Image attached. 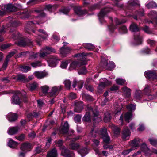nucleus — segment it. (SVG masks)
I'll use <instances>...</instances> for the list:
<instances>
[{"label":"nucleus","mask_w":157,"mask_h":157,"mask_svg":"<svg viewBox=\"0 0 157 157\" xmlns=\"http://www.w3.org/2000/svg\"><path fill=\"white\" fill-rule=\"evenodd\" d=\"M93 142V146L94 148L98 146L100 143V141L98 140L94 139L92 140Z\"/></svg>","instance_id":"62"},{"label":"nucleus","mask_w":157,"mask_h":157,"mask_svg":"<svg viewBox=\"0 0 157 157\" xmlns=\"http://www.w3.org/2000/svg\"><path fill=\"white\" fill-rule=\"evenodd\" d=\"M18 45L20 46H25L26 45L30 46L32 44V42L29 39H24L19 41Z\"/></svg>","instance_id":"27"},{"label":"nucleus","mask_w":157,"mask_h":157,"mask_svg":"<svg viewBox=\"0 0 157 157\" xmlns=\"http://www.w3.org/2000/svg\"><path fill=\"white\" fill-rule=\"evenodd\" d=\"M109 19L111 20V22H113V23H112L111 25L108 26V28L109 30V31L111 32H113L114 29H115V26L114 25V23H115L117 25H118L121 23H125L126 21H120L117 18H115L114 19V22H113L112 17H110L109 18Z\"/></svg>","instance_id":"12"},{"label":"nucleus","mask_w":157,"mask_h":157,"mask_svg":"<svg viewBox=\"0 0 157 157\" xmlns=\"http://www.w3.org/2000/svg\"><path fill=\"white\" fill-rule=\"evenodd\" d=\"M111 82L109 81L105 78H101L100 79V83L99 84V87L104 88L111 84Z\"/></svg>","instance_id":"18"},{"label":"nucleus","mask_w":157,"mask_h":157,"mask_svg":"<svg viewBox=\"0 0 157 157\" xmlns=\"http://www.w3.org/2000/svg\"><path fill=\"white\" fill-rule=\"evenodd\" d=\"M87 109L90 112H92L93 116L94 117L98 116L99 115V113L96 109H93L91 106H88Z\"/></svg>","instance_id":"36"},{"label":"nucleus","mask_w":157,"mask_h":157,"mask_svg":"<svg viewBox=\"0 0 157 157\" xmlns=\"http://www.w3.org/2000/svg\"><path fill=\"white\" fill-rule=\"evenodd\" d=\"M32 66L34 67H36L41 66V63L40 62L36 61L31 63Z\"/></svg>","instance_id":"60"},{"label":"nucleus","mask_w":157,"mask_h":157,"mask_svg":"<svg viewBox=\"0 0 157 157\" xmlns=\"http://www.w3.org/2000/svg\"><path fill=\"white\" fill-rule=\"evenodd\" d=\"M146 6L147 8L150 9L157 7V5L154 2L152 1L146 4Z\"/></svg>","instance_id":"44"},{"label":"nucleus","mask_w":157,"mask_h":157,"mask_svg":"<svg viewBox=\"0 0 157 157\" xmlns=\"http://www.w3.org/2000/svg\"><path fill=\"white\" fill-rule=\"evenodd\" d=\"M100 66V67H105L109 70H113L115 66L114 63L112 61H110L108 64L107 63V61L103 57H101V62Z\"/></svg>","instance_id":"7"},{"label":"nucleus","mask_w":157,"mask_h":157,"mask_svg":"<svg viewBox=\"0 0 157 157\" xmlns=\"http://www.w3.org/2000/svg\"><path fill=\"white\" fill-rule=\"evenodd\" d=\"M31 12L33 13H40V15L36 17V18L37 19L36 20H34L33 21H29L28 22V24L29 25L32 24H38L40 25L41 24L43 23L44 21H43L44 19V17L45 16V14L43 12L41 13V11L39 10L36 9H33L32 10Z\"/></svg>","instance_id":"4"},{"label":"nucleus","mask_w":157,"mask_h":157,"mask_svg":"<svg viewBox=\"0 0 157 157\" xmlns=\"http://www.w3.org/2000/svg\"><path fill=\"white\" fill-rule=\"evenodd\" d=\"M130 135V132L128 129L124 128L122 132V137L124 140H128L129 139Z\"/></svg>","instance_id":"23"},{"label":"nucleus","mask_w":157,"mask_h":157,"mask_svg":"<svg viewBox=\"0 0 157 157\" xmlns=\"http://www.w3.org/2000/svg\"><path fill=\"white\" fill-rule=\"evenodd\" d=\"M116 83L120 85H123L125 84V80L121 78H117L116 79Z\"/></svg>","instance_id":"52"},{"label":"nucleus","mask_w":157,"mask_h":157,"mask_svg":"<svg viewBox=\"0 0 157 157\" xmlns=\"http://www.w3.org/2000/svg\"><path fill=\"white\" fill-rule=\"evenodd\" d=\"M130 30L132 32H135L134 34V43L135 45H139L142 42V36L140 35L138 32L140 30L137 25L134 23H132L130 27Z\"/></svg>","instance_id":"2"},{"label":"nucleus","mask_w":157,"mask_h":157,"mask_svg":"<svg viewBox=\"0 0 157 157\" xmlns=\"http://www.w3.org/2000/svg\"><path fill=\"white\" fill-rule=\"evenodd\" d=\"M59 58L56 56H51L48 60V62L49 65L52 67H56L59 63Z\"/></svg>","instance_id":"11"},{"label":"nucleus","mask_w":157,"mask_h":157,"mask_svg":"<svg viewBox=\"0 0 157 157\" xmlns=\"http://www.w3.org/2000/svg\"><path fill=\"white\" fill-rule=\"evenodd\" d=\"M122 92L124 95L127 98H129L131 95V90L126 86H125L122 89Z\"/></svg>","instance_id":"26"},{"label":"nucleus","mask_w":157,"mask_h":157,"mask_svg":"<svg viewBox=\"0 0 157 157\" xmlns=\"http://www.w3.org/2000/svg\"><path fill=\"white\" fill-rule=\"evenodd\" d=\"M112 10L111 8L108 7L102 9L98 15L100 23L101 24L105 23V21L104 19V17L108 13Z\"/></svg>","instance_id":"8"},{"label":"nucleus","mask_w":157,"mask_h":157,"mask_svg":"<svg viewBox=\"0 0 157 157\" xmlns=\"http://www.w3.org/2000/svg\"><path fill=\"white\" fill-rule=\"evenodd\" d=\"M22 19H25L29 18L30 15V13L26 10L19 12L17 14Z\"/></svg>","instance_id":"20"},{"label":"nucleus","mask_w":157,"mask_h":157,"mask_svg":"<svg viewBox=\"0 0 157 157\" xmlns=\"http://www.w3.org/2000/svg\"><path fill=\"white\" fill-rule=\"evenodd\" d=\"M78 153L80 154L82 157L83 155H85L88 154V150L86 147H84L82 148L81 149L78 151Z\"/></svg>","instance_id":"46"},{"label":"nucleus","mask_w":157,"mask_h":157,"mask_svg":"<svg viewBox=\"0 0 157 157\" xmlns=\"http://www.w3.org/2000/svg\"><path fill=\"white\" fill-rule=\"evenodd\" d=\"M144 11L143 9L141 10L139 12H138L136 15L134 17V19L136 20H137V18L138 17L139 18L140 17H141L143 16L144 15Z\"/></svg>","instance_id":"50"},{"label":"nucleus","mask_w":157,"mask_h":157,"mask_svg":"<svg viewBox=\"0 0 157 157\" xmlns=\"http://www.w3.org/2000/svg\"><path fill=\"white\" fill-rule=\"evenodd\" d=\"M71 50V49L69 47H62L60 49V53L63 57H65Z\"/></svg>","instance_id":"25"},{"label":"nucleus","mask_w":157,"mask_h":157,"mask_svg":"<svg viewBox=\"0 0 157 157\" xmlns=\"http://www.w3.org/2000/svg\"><path fill=\"white\" fill-rule=\"evenodd\" d=\"M31 147V145L30 143H25L22 144L20 147V149L23 151L26 152L30 150Z\"/></svg>","instance_id":"22"},{"label":"nucleus","mask_w":157,"mask_h":157,"mask_svg":"<svg viewBox=\"0 0 157 157\" xmlns=\"http://www.w3.org/2000/svg\"><path fill=\"white\" fill-rule=\"evenodd\" d=\"M63 83L64 84L66 89L68 90L70 89L71 85V82L69 80H65Z\"/></svg>","instance_id":"49"},{"label":"nucleus","mask_w":157,"mask_h":157,"mask_svg":"<svg viewBox=\"0 0 157 157\" xmlns=\"http://www.w3.org/2000/svg\"><path fill=\"white\" fill-rule=\"evenodd\" d=\"M12 102L13 104H19L22 102L19 97L17 95H14L11 99Z\"/></svg>","instance_id":"32"},{"label":"nucleus","mask_w":157,"mask_h":157,"mask_svg":"<svg viewBox=\"0 0 157 157\" xmlns=\"http://www.w3.org/2000/svg\"><path fill=\"white\" fill-rule=\"evenodd\" d=\"M57 156L56 150L55 148H54L48 153L47 157H57Z\"/></svg>","instance_id":"33"},{"label":"nucleus","mask_w":157,"mask_h":157,"mask_svg":"<svg viewBox=\"0 0 157 157\" xmlns=\"http://www.w3.org/2000/svg\"><path fill=\"white\" fill-rule=\"evenodd\" d=\"M69 63V61L68 60H64L62 61L60 65V67L62 69H66L68 63Z\"/></svg>","instance_id":"47"},{"label":"nucleus","mask_w":157,"mask_h":157,"mask_svg":"<svg viewBox=\"0 0 157 157\" xmlns=\"http://www.w3.org/2000/svg\"><path fill=\"white\" fill-rule=\"evenodd\" d=\"M142 92L139 90H136L134 95V99L137 102L139 101L141 99Z\"/></svg>","instance_id":"28"},{"label":"nucleus","mask_w":157,"mask_h":157,"mask_svg":"<svg viewBox=\"0 0 157 157\" xmlns=\"http://www.w3.org/2000/svg\"><path fill=\"white\" fill-rule=\"evenodd\" d=\"M69 146L71 149L76 150L79 148V144L77 143L71 142Z\"/></svg>","instance_id":"38"},{"label":"nucleus","mask_w":157,"mask_h":157,"mask_svg":"<svg viewBox=\"0 0 157 157\" xmlns=\"http://www.w3.org/2000/svg\"><path fill=\"white\" fill-rule=\"evenodd\" d=\"M140 148L141 151H143L145 154L147 155H151V151L150 149L147 147L145 143H143L140 146Z\"/></svg>","instance_id":"16"},{"label":"nucleus","mask_w":157,"mask_h":157,"mask_svg":"<svg viewBox=\"0 0 157 157\" xmlns=\"http://www.w3.org/2000/svg\"><path fill=\"white\" fill-rule=\"evenodd\" d=\"M8 143V146L11 148H14L18 145V144L16 141H13L11 139H9Z\"/></svg>","instance_id":"31"},{"label":"nucleus","mask_w":157,"mask_h":157,"mask_svg":"<svg viewBox=\"0 0 157 157\" xmlns=\"http://www.w3.org/2000/svg\"><path fill=\"white\" fill-rule=\"evenodd\" d=\"M34 75L37 78L41 79L47 76L48 73L45 71H37L35 72Z\"/></svg>","instance_id":"17"},{"label":"nucleus","mask_w":157,"mask_h":157,"mask_svg":"<svg viewBox=\"0 0 157 157\" xmlns=\"http://www.w3.org/2000/svg\"><path fill=\"white\" fill-rule=\"evenodd\" d=\"M84 47L85 48H87L88 50L93 49L94 48V45L90 43L85 44L84 45Z\"/></svg>","instance_id":"57"},{"label":"nucleus","mask_w":157,"mask_h":157,"mask_svg":"<svg viewBox=\"0 0 157 157\" xmlns=\"http://www.w3.org/2000/svg\"><path fill=\"white\" fill-rule=\"evenodd\" d=\"M20 130L18 126L10 127L7 130V133L9 135H12L16 134Z\"/></svg>","instance_id":"14"},{"label":"nucleus","mask_w":157,"mask_h":157,"mask_svg":"<svg viewBox=\"0 0 157 157\" xmlns=\"http://www.w3.org/2000/svg\"><path fill=\"white\" fill-rule=\"evenodd\" d=\"M87 71L85 67H81L79 70L78 73L80 75H84L86 73Z\"/></svg>","instance_id":"54"},{"label":"nucleus","mask_w":157,"mask_h":157,"mask_svg":"<svg viewBox=\"0 0 157 157\" xmlns=\"http://www.w3.org/2000/svg\"><path fill=\"white\" fill-rule=\"evenodd\" d=\"M142 142V140L138 138H135L129 142L130 146L134 147H137L139 146L140 144Z\"/></svg>","instance_id":"19"},{"label":"nucleus","mask_w":157,"mask_h":157,"mask_svg":"<svg viewBox=\"0 0 157 157\" xmlns=\"http://www.w3.org/2000/svg\"><path fill=\"white\" fill-rule=\"evenodd\" d=\"M145 77L148 78L154 79L157 76V71H147L144 73Z\"/></svg>","instance_id":"13"},{"label":"nucleus","mask_w":157,"mask_h":157,"mask_svg":"<svg viewBox=\"0 0 157 157\" xmlns=\"http://www.w3.org/2000/svg\"><path fill=\"white\" fill-rule=\"evenodd\" d=\"M111 116L109 112H106L105 114L104 120L105 122H107L110 121Z\"/></svg>","instance_id":"39"},{"label":"nucleus","mask_w":157,"mask_h":157,"mask_svg":"<svg viewBox=\"0 0 157 157\" xmlns=\"http://www.w3.org/2000/svg\"><path fill=\"white\" fill-rule=\"evenodd\" d=\"M38 31L40 33V35H39V36L41 37L42 39H46L48 37V35L44 30L40 29H39Z\"/></svg>","instance_id":"34"},{"label":"nucleus","mask_w":157,"mask_h":157,"mask_svg":"<svg viewBox=\"0 0 157 157\" xmlns=\"http://www.w3.org/2000/svg\"><path fill=\"white\" fill-rule=\"evenodd\" d=\"M84 83V82L83 81L81 80L77 82L76 80H75L73 82L72 85L73 87V88H75L76 87V85H77L79 89H81Z\"/></svg>","instance_id":"29"},{"label":"nucleus","mask_w":157,"mask_h":157,"mask_svg":"<svg viewBox=\"0 0 157 157\" xmlns=\"http://www.w3.org/2000/svg\"><path fill=\"white\" fill-rule=\"evenodd\" d=\"M38 116V114L36 112L30 113L28 114L27 117L28 118V121H30L31 118L33 117L35 118L37 117Z\"/></svg>","instance_id":"45"},{"label":"nucleus","mask_w":157,"mask_h":157,"mask_svg":"<svg viewBox=\"0 0 157 157\" xmlns=\"http://www.w3.org/2000/svg\"><path fill=\"white\" fill-rule=\"evenodd\" d=\"M88 55V53L84 52L76 55L75 57H78L80 60L72 62L70 65L69 70H72L76 69L78 66L86 64V56Z\"/></svg>","instance_id":"1"},{"label":"nucleus","mask_w":157,"mask_h":157,"mask_svg":"<svg viewBox=\"0 0 157 157\" xmlns=\"http://www.w3.org/2000/svg\"><path fill=\"white\" fill-rule=\"evenodd\" d=\"M149 141L150 144L153 146L157 147V140L154 139H150Z\"/></svg>","instance_id":"56"},{"label":"nucleus","mask_w":157,"mask_h":157,"mask_svg":"<svg viewBox=\"0 0 157 157\" xmlns=\"http://www.w3.org/2000/svg\"><path fill=\"white\" fill-rule=\"evenodd\" d=\"M42 49L43 51L39 54V56L41 58L44 57L51 52H56L54 49L49 47H44Z\"/></svg>","instance_id":"10"},{"label":"nucleus","mask_w":157,"mask_h":157,"mask_svg":"<svg viewBox=\"0 0 157 157\" xmlns=\"http://www.w3.org/2000/svg\"><path fill=\"white\" fill-rule=\"evenodd\" d=\"M16 8L12 4L7 5V12H9L15 11Z\"/></svg>","instance_id":"48"},{"label":"nucleus","mask_w":157,"mask_h":157,"mask_svg":"<svg viewBox=\"0 0 157 157\" xmlns=\"http://www.w3.org/2000/svg\"><path fill=\"white\" fill-rule=\"evenodd\" d=\"M12 37L15 40L20 39L22 38V36L17 31L15 32L13 34Z\"/></svg>","instance_id":"40"},{"label":"nucleus","mask_w":157,"mask_h":157,"mask_svg":"<svg viewBox=\"0 0 157 157\" xmlns=\"http://www.w3.org/2000/svg\"><path fill=\"white\" fill-rule=\"evenodd\" d=\"M20 24V23L19 21L14 20L11 23V26L15 27L18 26Z\"/></svg>","instance_id":"64"},{"label":"nucleus","mask_w":157,"mask_h":157,"mask_svg":"<svg viewBox=\"0 0 157 157\" xmlns=\"http://www.w3.org/2000/svg\"><path fill=\"white\" fill-rule=\"evenodd\" d=\"M119 32L121 33H126L127 31V28L125 26H121L118 29Z\"/></svg>","instance_id":"51"},{"label":"nucleus","mask_w":157,"mask_h":157,"mask_svg":"<svg viewBox=\"0 0 157 157\" xmlns=\"http://www.w3.org/2000/svg\"><path fill=\"white\" fill-rule=\"evenodd\" d=\"M132 117V114L131 112H128L125 114L124 117L125 121L129 123L130 120Z\"/></svg>","instance_id":"42"},{"label":"nucleus","mask_w":157,"mask_h":157,"mask_svg":"<svg viewBox=\"0 0 157 157\" xmlns=\"http://www.w3.org/2000/svg\"><path fill=\"white\" fill-rule=\"evenodd\" d=\"M74 10L75 13L79 15L86 14L87 13V11L84 10H82L80 7H75L74 8Z\"/></svg>","instance_id":"30"},{"label":"nucleus","mask_w":157,"mask_h":157,"mask_svg":"<svg viewBox=\"0 0 157 157\" xmlns=\"http://www.w3.org/2000/svg\"><path fill=\"white\" fill-rule=\"evenodd\" d=\"M90 134L93 137L98 136L101 138L107 135V129L105 127H103L101 129H94L92 130Z\"/></svg>","instance_id":"6"},{"label":"nucleus","mask_w":157,"mask_h":157,"mask_svg":"<svg viewBox=\"0 0 157 157\" xmlns=\"http://www.w3.org/2000/svg\"><path fill=\"white\" fill-rule=\"evenodd\" d=\"M6 117L10 122H13L17 120V116L16 114L10 113L8 114Z\"/></svg>","instance_id":"24"},{"label":"nucleus","mask_w":157,"mask_h":157,"mask_svg":"<svg viewBox=\"0 0 157 157\" xmlns=\"http://www.w3.org/2000/svg\"><path fill=\"white\" fill-rule=\"evenodd\" d=\"M148 16L153 19V21L157 25V12L155 11H151L148 13Z\"/></svg>","instance_id":"21"},{"label":"nucleus","mask_w":157,"mask_h":157,"mask_svg":"<svg viewBox=\"0 0 157 157\" xmlns=\"http://www.w3.org/2000/svg\"><path fill=\"white\" fill-rule=\"evenodd\" d=\"M62 86H53L51 87L50 91L48 93V94L50 97H56L62 90Z\"/></svg>","instance_id":"9"},{"label":"nucleus","mask_w":157,"mask_h":157,"mask_svg":"<svg viewBox=\"0 0 157 157\" xmlns=\"http://www.w3.org/2000/svg\"><path fill=\"white\" fill-rule=\"evenodd\" d=\"M41 90L42 92V94H40V95L43 96V95H45L48 94V91L49 89V87L48 86L44 85L43 86H41L40 87Z\"/></svg>","instance_id":"35"},{"label":"nucleus","mask_w":157,"mask_h":157,"mask_svg":"<svg viewBox=\"0 0 157 157\" xmlns=\"http://www.w3.org/2000/svg\"><path fill=\"white\" fill-rule=\"evenodd\" d=\"M82 96L83 97H85L88 100L92 101L93 100L92 97L91 96L87 94L82 93Z\"/></svg>","instance_id":"63"},{"label":"nucleus","mask_w":157,"mask_h":157,"mask_svg":"<svg viewBox=\"0 0 157 157\" xmlns=\"http://www.w3.org/2000/svg\"><path fill=\"white\" fill-rule=\"evenodd\" d=\"M75 108L74 111L75 112L79 113L83 109V104L81 101H76L75 103Z\"/></svg>","instance_id":"15"},{"label":"nucleus","mask_w":157,"mask_h":157,"mask_svg":"<svg viewBox=\"0 0 157 157\" xmlns=\"http://www.w3.org/2000/svg\"><path fill=\"white\" fill-rule=\"evenodd\" d=\"M55 145L56 146L59 147L61 149V155L66 157H74L75 154L72 152L70 151L67 149L63 147L62 146L63 141L59 140L55 142Z\"/></svg>","instance_id":"3"},{"label":"nucleus","mask_w":157,"mask_h":157,"mask_svg":"<svg viewBox=\"0 0 157 157\" xmlns=\"http://www.w3.org/2000/svg\"><path fill=\"white\" fill-rule=\"evenodd\" d=\"M101 138L103 139V141L105 143L108 144L109 143L110 140V138L107 135H106V136L102 137Z\"/></svg>","instance_id":"59"},{"label":"nucleus","mask_w":157,"mask_h":157,"mask_svg":"<svg viewBox=\"0 0 157 157\" xmlns=\"http://www.w3.org/2000/svg\"><path fill=\"white\" fill-rule=\"evenodd\" d=\"M20 68L21 70L24 72H27L30 69V67L27 66H22Z\"/></svg>","instance_id":"55"},{"label":"nucleus","mask_w":157,"mask_h":157,"mask_svg":"<svg viewBox=\"0 0 157 157\" xmlns=\"http://www.w3.org/2000/svg\"><path fill=\"white\" fill-rule=\"evenodd\" d=\"M81 116L79 115H77L74 118V120L76 123H78L81 121Z\"/></svg>","instance_id":"61"},{"label":"nucleus","mask_w":157,"mask_h":157,"mask_svg":"<svg viewBox=\"0 0 157 157\" xmlns=\"http://www.w3.org/2000/svg\"><path fill=\"white\" fill-rule=\"evenodd\" d=\"M83 120L86 122H90L91 120L90 113L89 112H87L83 117Z\"/></svg>","instance_id":"43"},{"label":"nucleus","mask_w":157,"mask_h":157,"mask_svg":"<svg viewBox=\"0 0 157 157\" xmlns=\"http://www.w3.org/2000/svg\"><path fill=\"white\" fill-rule=\"evenodd\" d=\"M136 107L135 105L130 104L127 106V108L129 110H134L136 109Z\"/></svg>","instance_id":"58"},{"label":"nucleus","mask_w":157,"mask_h":157,"mask_svg":"<svg viewBox=\"0 0 157 157\" xmlns=\"http://www.w3.org/2000/svg\"><path fill=\"white\" fill-rule=\"evenodd\" d=\"M138 2L137 0H129L128 2V4L129 6H132L138 4Z\"/></svg>","instance_id":"53"},{"label":"nucleus","mask_w":157,"mask_h":157,"mask_svg":"<svg viewBox=\"0 0 157 157\" xmlns=\"http://www.w3.org/2000/svg\"><path fill=\"white\" fill-rule=\"evenodd\" d=\"M38 84L35 82H34L33 83H31L29 85V86H27L30 90L33 91L38 86Z\"/></svg>","instance_id":"41"},{"label":"nucleus","mask_w":157,"mask_h":157,"mask_svg":"<svg viewBox=\"0 0 157 157\" xmlns=\"http://www.w3.org/2000/svg\"><path fill=\"white\" fill-rule=\"evenodd\" d=\"M112 129L114 132V135L117 136L118 135L120 132V129L117 126L113 125L112 127Z\"/></svg>","instance_id":"37"},{"label":"nucleus","mask_w":157,"mask_h":157,"mask_svg":"<svg viewBox=\"0 0 157 157\" xmlns=\"http://www.w3.org/2000/svg\"><path fill=\"white\" fill-rule=\"evenodd\" d=\"M69 128V124L67 121L65 122L64 124H62L60 128V132L63 134H66V140H69L70 139L69 137L72 134L74 133V131L73 130H70L68 132Z\"/></svg>","instance_id":"5"}]
</instances>
